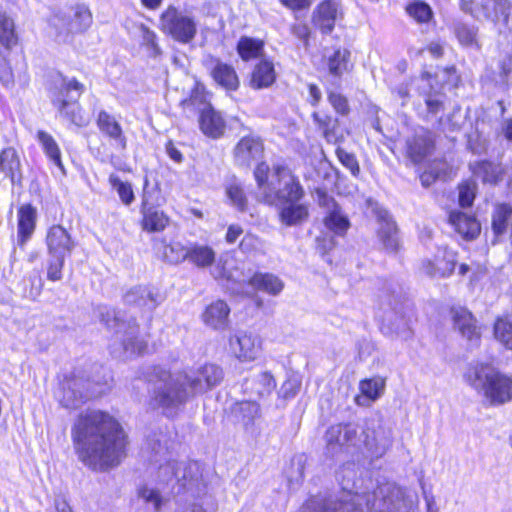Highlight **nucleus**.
I'll return each instance as SVG.
<instances>
[{"label": "nucleus", "instance_id": "obj_18", "mask_svg": "<svg viewBox=\"0 0 512 512\" xmlns=\"http://www.w3.org/2000/svg\"><path fill=\"white\" fill-rule=\"evenodd\" d=\"M343 17L340 0H323L313 12V22L322 33L329 34L333 31L335 23Z\"/></svg>", "mask_w": 512, "mask_h": 512}, {"label": "nucleus", "instance_id": "obj_10", "mask_svg": "<svg viewBox=\"0 0 512 512\" xmlns=\"http://www.w3.org/2000/svg\"><path fill=\"white\" fill-rule=\"evenodd\" d=\"M96 385L99 387H93L89 381L79 377L67 378L61 383L59 401L66 408H77L88 399L105 392V387Z\"/></svg>", "mask_w": 512, "mask_h": 512}, {"label": "nucleus", "instance_id": "obj_60", "mask_svg": "<svg viewBox=\"0 0 512 512\" xmlns=\"http://www.w3.org/2000/svg\"><path fill=\"white\" fill-rule=\"evenodd\" d=\"M336 154L339 161L351 171L354 176H357L360 172L359 164L355 158V156L351 153H348L342 148L336 149Z\"/></svg>", "mask_w": 512, "mask_h": 512}, {"label": "nucleus", "instance_id": "obj_35", "mask_svg": "<svg viewBox=\"0 0 512 512\" xmlns=\"http://www.w3.org/2000/svg\"><path fill=\"white\" fill-rule=\"evenodd\" d=\"M308 215V207L297 202H285L279 212L281 222L287 226L301 224L308 218Z\"/></svg>", "mask_w": 512, "mask_h": 512}, {"label": "nucleus", "instance_id": "obj_39", "mask_svg": "<svg viewBox=\"0 0 512 512\" xmlns=\"http://www.w3.org/2000/svg\"><path fill=\"white\" fill-rule=\"evenodd\" d=\"M276 387L274 377L269 372H263L245 384V390L251 394L265 397L270 395Z\"/></svg>", "mask_w": 512, "mask_h": 512}, {"label": "nucleus", "instance_id": "obj_3", "mask_svg": "<svg viewBox=\"0 0 512 512\" xmlns=\"http://www.w3.org/2000/svg\"><path fill=\"white\" fill-rule=\"evenodd\" d=\"M99 317L109 329L115 330L112 353L116 357H131L143 354L147 341L139 334V327L134 318L124 319L121 312L108 307H101Z\"/></svg>", "mask_w": 512, "mask_h": 512}, {"label": "nucleus", "instance_id": "obj_4", "mask_svg": "<svg viewBox=\"0 0 512 512\" xmlns=\"http://www.w3.org/2000/svg\"><path fill=\"white\" fill-rule=\"evenodd\" d=\"M466 382L481 393L492 405L512 400V378L489 364L477 363L464 374Z\"/></svg>", "mask_w": 512, "mask_h": 512}, {"label": "nucleus", "instance_id": "obj_51", "mask_svg": "<svg viewBox=\"0 0 512 512\" xmlns=\"http://www.w3.org/2000/svg\"><path fill=\"white\" fill-rule=\"evenodd\" d=\"M454 33L461 45L466 47L480 48L477 41V31L473 27H469L463 23L454 25Z\"/></svg>", "mask_w": 512, "mask_h": 512}, {"label": "nucleus", "instance_id": "obj_47", "mask_svg": "<svg viewBox=\"0 0 512 512\" xmlns=\"http://www.w3.org/2000/svg\"><path fill=\"white\" fill-rule=\"evenodd\" d=\"M188 247L180 242H171L164 245L162 250L163 259L170 264H178L188 259Z\"/></svg>", "mask_w": 512, "mask_h": 512}, {"label": "nucleus", "instance_id": "obj_57", "mask_svg": "<svg viewBox=\"0 0 512 512\" xmlns=\"http://www.w3.org/2000/svg\"><path fill=\"white\" fill-rule=\"evenodd\" d=\"M476 194V183L474 181H465L459 185V204L461 207L472 205Z\"/></svg>", "mask_w": 512, "mask_h": 512}, {"label": "nucleus", "instance_id": "obj_48", "mask_svg": "<svg viewBox=\"0 0 512 512\" xmlns=\"http://www.w3.org/2000/svg\"><path fill=\"white\" fill-rule=\"evenodd\" d=\"M407 14L417 23H428L433 18V10L429 4L424 1H414L406 6Z\"/></svg>", "mask_w": 512, "mask_h": 512}, {"label": "nucleus", "instance_id": "obj_26", "mask_svg": "<svg viewBox=\"0 0 512 512\" xmlns=\"http://www.w3.org/2000/svg\"><path fill=\"white\" fill-rule=\"evenodd\" d=\"M199 125L206 136L214 139L221 137L226 129V123L221 114L209 104H204L201 109Z\"/></svg>", "mask_w": 512, "mask_h": 512}, {"label": "nucleus", "instance_id": "obj_22", "mask_svg": "<svg viewBox=\"0 0 512 512\" xmlns=\"http://www.w3.org/2000/svg\"><path fill=\"white\" fill-rule=\"evenodd\" d=\"M140 212L142 214L141 227L144 231L161 232L169 224V217L166 213L151 205L146 194L143 195Z\"/></svg>", "mask_w": 512, "mask_h": 512}, {"label": "nucleus", "instance_id": "obj_41", "mask_svg": "<svg viewBox=\"0 0 512 512\" xmlns=\"http://www.w3.org/2000/svg\"><path fill=\"white\" fill-rule=\"evenodd\" d=\"M37 139L42 145L44 152L50 161L61 170L63 175H65L66 171L61 160V151L54 138L49 133L40 130L37 133Z\"/></svg>", "mask_w": 512, "mask_h": 512}, {"label": "nucleus", "instance_id": "obj_54", "mask_svg": "<svg viewBox=\"0 0 512 512\" xmlns=\"http://www.w3.org/2000/svg\"><path fill=\"white\" fill-rule=\"evenodd\" d=\"M494 336L508 349H512V322L498 319L494 325Z\"/></svg>", "mask_w": 512, "mask_h": 512}, {"label": "nucleus", "instance_id": "obj_61", "mask_svg": "<svg viewBox=\"0 0 512 512\" xmlns=\"http://www.w3.org/2000/svg\"><path fill=\"white\" fill-rule=\"evenodd\" d=\"M49 262L47 278L51 281H58L62 278V268L64 266L65 257L51 256Z\"/></svg>", "mask_w": 512, "mask_h": 512}, {"label": "nucleus", "instance_id": "obj_7", "mask_svg": "<svg viewBox=\"0 0 512 512\" xmlns=\"http://www.w3.org/2000/svg\"><path fill=\"white\" fill-rule=\"evenodd\" d=\"M93 16L85 4H75L55 11L49 26L58 41L65 42L72 34L85 32L92 24Z\"/></svg>", "mask_w": 512, "mask_h": 512}, {"label": "nucleus", "instance_id": "obj_62", "mask_svg": "<svg viewBox=\"0 0 512 512\" xmlns=\"http://www.w3.org/2000/svg\"><path fill=\"white\" fill-rule=\"evenodd\" d=\"M255 164H256V168L254 170L255 179L258 183L259 188L265 189V187L267 185V180H268L269 166L262 160H260L258 163H255ZM268 186H269V183H268Z\"/></svg>", "mask_w": 512, "mask_h": 512}, {"label": "nucleus", "instance_id": "obj_45", "mask_svg": "<svg viewBox=\"0 0 512 512\" xmlns=\"http://www.w3.org/2000/svg\"><path fill=\"white\" fill-rule=\"evenodd\" d=\"M20 160L16 150L5 148L0 154V169L14 183L16 175L20 173Z\"/></svg>", "mask_w": 512, "mask_h": 512}, {"label": "nucleus", "instance_id": "obj_2", "mask_svg": "<svg viewBox=\"0 0 512 512\" xmlns=\"http://www.w3.org/2000/svg\"><path fill=\"white\" fill-rule=\"evenodd\" d=\"M401 488L395 484L379 486L373 493H353L343 489L336 499H311L303 512H405Z\"/></svg>", "mask_w": 512, "mask_h": 512}, {"label": "nucleus", "instance_id": "obj_32", "mask_svg": "<svg viewBox=\"0 0 512 512\" xmlns=\"http://www.w3.org/2000/svg\"><path fill=\"white\" fill-rule=\"evenodd\" d=\"M359 388L361 395L355 398L356 403L360 406H369L383 394L385 381L381 378L366 379L360 382Z\"/></svg>", "mask_w": 512, "mask_h": 512}, {"label": "nucleus", "instance_id": "obj_6", "mask_svg": "<svg viewBox=\"0 0 512 512\" xmlns=\"http://www.w3.org/2000/svg\"><path fill=\"white\" fill-rule=\"evenodd\" d=\"M154 465L156 482L162 490L169 493H178L198 478V465L195 462H177L163 456H155Z\"/></svg>", "mask_w": 512, "mask_h": 512}, {"label": "nucleus", "instance_id": "obj_56", "mask_svg": "<svg viewBox=\"0 0 512 512\" xmlns=\"http://www.w3.org/2000/svg\"><path fill=\"white\" fill-rule=\"evenodd\" d=\"M464 122V117L462 116L460 109H457L445 118H440L439 127L443 132H455L462 128Z\"/></svg>", "mask_w": 512, "mask_h": 512}, {"label": "nucleus", "instance_id": "obj_63", "mask_svg": "<svg viewBox=\"0 0 512 512\" xmlns=\"http://www.w3.org/2000/svg\"><path fill=\"white\" fill-rule=\"evenodd\" d=\"M427 110L431 114H437L443 110L444 95L440 93L430 94L425 100Z\"/></svg>", "mask_w": 512, "mask_h": 512}, {"label": "nucleus", "instance_id": "obj_31", "mask_svg": "<svg viewBox=\"0 0 512 512\" xmlns=\"http://www.w3.org/2000/svg\"><path fill=\"white\" fill-rule=\"evenodd\" d=\"M230 412L233 418L248 428L261 416V410L255 401H239L232 404Z\"/></svg>", "mask_w": 512, "mask_h": 512}, {"label": "nucleus", "instance_id": "obj_52", "mask_svg": "<svg viewBox=\"0 0 512 512\" xmlns=\"http://www.w3.org/2000/svg\"><path fill=\"white\" fill-rule=\"evenodd\" d=\"M109 183L117 191L123 204L130 205L134 201V192L130 183L123 182L115 174L109 176Z\"/></svg>", "mask_w": 512, "mask_h": 512}, {"label": "nucleus", "instance_id": "obj_27", "mask_svg": "<svg viewBox=\"0 0 512 512\" xmlns=\"http://www.w3.org/2000/svg\"><path fill=\"white\" fill-rule=\"evenodd\" d=\"M230 308L223 300L208 305L202 313L204 324L214 330H223L229 322Z\"/></svg>", "mask_w": 512, "mask_h": 512}, {"label": "nucleus", "instance_id": "obj_38", "mask_svg": "<svg viewBox=\"0 0 512 512\" xmlns=\"http://www.w3.org/2000/svg\"><path fill=\"white\" fill-rule=\"evenodd\" d=\"M36 209L31 205H23L18 210V235L25 242L34 232Z\"/></svg>", "mask_w": 512, "mask_h": 512}, {"label": "nucleus", "instance_id": "obj_5", "mask_svg": "<svg viewBox=\"0 0 512 512\" xmlns=\"http://www.w3.org/2000/svg\"><path fill=\"white\" fill-rule=\"evenodd\" d=\"M157 383L153 400L167 415H172L176 409L193 397L187 385L184 372L170 373L164 369L156 372Z\"/></svg>", "mask_w": 512, "mask_h": 512}, {"label": "nucleus", "instance_id": "obj_40", "mask_svg": "<svg viewBox=\"0 0 512 512\" xmlns=\"http://www.w3.org/2000/svg\"><path fill=\"white\" fill-rule=\"evenodd\" d=\"M455 269V260L453 254L444 251L443 257H436L434 262L428 261L425 266V272L430 276L446 277Z\"/></svg>", "mask_w": 512, "mask_h": 512}, {"label": "nucleus", "instance_id": "obj_58", "mask_svg": "<svg viewBox=\"0 0 512 512\" xmlns=\"http://www.w3.org/2000/svg\"><path fill=\"white\" fill-rule=\"evenodd\" d=\"M328 101L338 114L342 116H346L349 114L350 107L348 104V100L342 94L330 91L328 93Z\"/></svg>", "mask_w": 512, "mask_h": 512}, {"label": "nucleus", "instance_id": "obj_44", "mask_svg": "<svg viewBox=\"0 0 512 512\" xmlns=\"http://www.w3.org/2000/svg\"><path fill=\"white\" fill-rule=\"evenodd\" d=\"M264 43L262 40L243 36L237 44V52L244 61L258 58L263 54Z\"/></svg>", "mask_w": 512, "mask_h": 512}, {"label": "nucleus", "instance_id": "obj_46", "mask_svg": "<svg viewBox=\"0 0 512 512\" xmlns=\"http://www.w3.org/2000/svg\"><path fill=\"white\" fill-rule=\"evenodd\" d=\"M17 41L13 19L0 9V43L7 49H11Z\"/></svg>", "mask_w": 512, "mask_h": 512}, {"label": "nucleus", "instance_id": "obj_43", "mask_svg": "<svg viewBox=\"0 0 512 512\" xmlns=\"http://www.w3.org/2000/svg\"><path fill=\"white\" fill-rule=\"evenodd\" d=\"M138 498L148 509L159 512L162 505L167 501L160 488L144 485L138 489Z\"/></svg>", "mask_w": 512, "mask_h": 512}, {"label": "nucleus", "instance_id": "obj_64", "mask_svg": "<svg viewBox=\"0 0 512 512\" xmlns=\"http://www.w3.org/2000/svg\"><path fill=\"white\" fill-rule=\"evenodd\" d=\"M498 136L512 143V118H504L497 129Z\"/></svg>", "mask_w": 512, "mask_h": 512}, {"label": "nucleus", "instance_id": "obj_55", "mask_svg": "<svg viewBox=\"0 0 512 512\" xmlns=\"http://www.w3.org/2000/svg\"><path fill=\"white\" fill-rule=\"evenodd\" d=\"M226 195L233 206L239 211L244 212L247 209V198L243 188L238 183H232L226 188Z\"/></svg>", "mask_w": 512, "mask_h": 512}, {"label": "nucleus", "instance_id": "obj_14", "mask_svg": "<svg viewBox=\"0 0 512 512\" xmlns=\"http://www.w3.org/2000/svg\"><path fill=\"white\" fill-rule=\"evenodd\" d=\"M229 350L240 362H251L257 359L262 346L258 336L238 331L229 337Z\"/></svg>", "mask_w": 512, "mask_h": 512}, {"label": "nucleus", "instance_id": "obj_17", "mask_svg": "<svg viewBox=\"0 0 512 512\" xmlns=\"http://www.w3.org/2000/svg\"><path fill=\"white\" fill-rule=\"evenodd\" d=\"M356 439L357 429L353 425H333L325 434L327 453L334 456L341 452L345 446L355 445Z\"/></svg>", "mask_w": 512, "mask_h": 512}, {"label": "nucleus", "instance_id": "obj_49", "mask_svg": "<svg viewBox=\"0 0 512 512\" xmlns=\"http://www.w3.org/2000/svg\"><path fill=\"white\" fill-rule=\"evenodd\" d=\"M511 217V206L501 204L496 207L492 216V229L496 235H502L506 231L507 223Z\"/></svg>", "mask_w": 512, "mask_h": 512}, {"label": "nucleus", "instance_id": "obj_23", "mask_svg": "<svg viewBox=\"0 0 512 512\" xmlns=\"http://www.w3.org/2000/svg\"><path fill=\"white\" fill-rule=\"evenodd\" d=\"M208 68L213 80L226 90L234 91L239 87V79L235 69L219 59L211 58Z\"/></svg>", "mask_w": 512, "mask_h": 512}, {"label": "nucleus", "instance_id": "obj_21", "mask_svg": "<svg viewBox=\"0 0 512 512\" xmlns=\"http://www.w3.org/2000/svg\"><path fill=\"white\" fill-rule=\"evenodd\" d=\"M46 242L50 256L66 257L75 247L70 234L61 225H54L49 229Z\"/></svg>", "mask_w": 512, "mask_h": 512}, {"label": "nucleus", "instance_id": "obj_42", "mask_svg": "<svg viewBox=\"0 0 512 512\" xmlns=\"http://www.w3.org/2000/svg\"><path fill=\"white\" fill-rule=\"evenodd\" d=\"M313 119L322 131L323 137L328 143L336 144L342 137L339 134L338 120L331 116L325 115L321 117L318 113H313Z\"/></svg>", "mask_w": 512, "mask_h": 512}, {"label": "nucleus", "instance_id": "obj_33", "mask_svg": "<svg viewBox=\"0 0 512 512\" xmlns=\"http://www.w3.org/2000/svg\"><path fill=\"white\" fill-rule=\"evenodd\" d=\"M378 237L387 251H397L399 247L397 227L387 213L381 216Z\"/></svg>", "mask_w": 512, "mask_h": 512}, {"label": "nucleus", "instance_id": "obj_29", "mask_svg": "<svg viewBox=\"0 0 512 512\" xmlns=\"http://www.w3.org/2000/svg\"><path fill=\"white\" fill-rule=\"evenodd\" d=\"M449 222L467 240L476 238L481 230L475 217L460 211H452L449 215Z\"/></svg>", "mask_w": 512, "mask_h": 512}, {"label": "nucleus", "instance_id": "obj_8", "mask_svg": "<svg viewBox=\"0 0 512 512\" xmlns=\"http://www.w3.org/2000/svg\"><path fill=\"white\" fill-rule=\"evenodd\" d=\"M84 91V85L76 79L64 78L61 88L53 97L52 103L58 109L61 116L77 126L86 125L78 99Z\"/></svg>", "mask_w": 512, "mask_h": 512}, {"label": "nucleus", "instance_id": "obj_50", "mask_svg": "<svg viewBox=\"0 0 512 512\" xmlns=\"http://www.w3.org/2000/svg\"><path fill=\"white\" fill-rule=\"evenodd\" d=\"M475 174L485 183L496 184L502 179V169L491 162L478 164Z\"/></svg>", "mask_w": 512, "mask_h": 512}, {"label": "nucleus", "instance_id": "obj_25", "mask_svg": "<svg viewBox=\"0 0 512 512\" xmlns=\"http://www.w3.org/2000/svg\"><path fill=\"white\" fill-rule=\"evenodd\" d=\"M365 435V446L375 455H383L393 443V433L390 428L378 426L377 429H367L363 432Z\"/></svg>", "mask_w": 512, "mask_h": 512}, {"label": "nucleus", "instance_id": "obj_34", "mask_svg": "<svg viewBox=\"0 0 512 512\" xmlns=\"http://www.w3.org/2000/svg\"><path fill=\"white\" fill-rule=\"evenodd\" d=\"M275 79L276 73L273 63L263 60L254 68L250 79V86L253 89L267 88L274 83Z\"/></svg>", "mask_w": 512, "mask_h": 512}, {"label": "nucleus", "instance_id": "obj_53", "mask_svg": "<svg viewBox=\"0 0 512 512\" xmlns=\"http://www.w3.org/2000/svg\"><path fill=\"white\" fill-rule=\"evenodd\" d=\"M349 55L347 50H336L328 60L329 72L334 76H341L347 70Z\"/></svg>", "mask_w": 512, "mask_h": 512}, {"label": "nucleus", "instance_id": "obj_1", "mask_svg": "<svg viewBox=\"0 0 512 512\" xmlns=\"http://www.w3.org/2000/svg\"><path fill=\"white\" fill-rule=\"evenodd\" d=\"M78 459L94 471H107L125 457L127 436L120 423L100 410L81 413L71 429Z\"/></svg>", "mask_w": 512, "mask_h": 512}, {"label": "nucleus", "instance_id": "obj_28", "mask_svg": "<svg viewBox=\"0 0 512 512\" xmlns=\"http://www.w3.org/2000/svg\"><path fill=\"white\" fill-rule=\"evenodd\" d=\"M481 6L487 19L495 24H503L512 31V27H509V16L512 10L510 0H482Z\"/></svg>", "mask_w": 512, "mask_h": 512}, {"label": "nucleus", "instance_id": "obj_24", "mask_svg": "<svg viewBox=\"0 0 512 512\" xmlns=\"http://www.w3.org/2000/svg\"><path fill=\"white\" fill-rule=\"evenodd\" d=\"M97 127L101 133L109 137L117 148L125 150L127 147V138L123 132L120 123L114 116L101 110L96 119Z\"/></svg>", "mask_w": 512, "mask_h": 512}, {"label": "nucleus", "instance_id": "obj_12", "mask_svg": "<svg viewBox=\"0 0 512 512\" xmlns=\"http://www.w3.org/2000/svg\"><path fill=\"white\" fill-rule=\"evenodd\" d=\"M184 373L186 374L185 381L187 382L192 396L204 394L214 389L224 378L223 369L212 363L204 364Z\"/></svg>", "mask_w": 512, "mask_h": 512}, {"label": "nucleus", "instance_id": "obj_20", "mask_svg": "<svg viewBox=\"0 0 512 512\" xmlns=\"http://www.w3.org/2000/svg\"><path fill=\"white\" fill-rule=\"evenodd\" d=\"M434 149L431 132L421 129L406 141L407 157L415 164L422 162Z\"/></svg>", "mask_w": 512, "mask_h": 512}, {"label": "nucleus", "instance_id": "obj_19", "mask_svg": "<svg viewBox=\"0 0 512 512\" xmlns=\"http://www.w3.org/2000/svg\"><path fill=\"white\" fill-rule=\"evenodd\" d=\"M123 299L128 305H135L149 311L156 309L164 300L157 289L144 285L132 287L125 293Z\"/></svg>", "mask_w": 512, "mask_h": 512}, {"label": "nucleus", "instance_id": "obj_37", "mask_svg": "<svg viewBox=\"0 0 512 512\" xmlns=\"http://www.w3.org/2000/svg\"><path fill=\"white\" fill-rule=\"evenodd\" d=\"M188 261L198 268L211 266L216 259V252L208 245L194 243L188 247Z\"/></svg>", "mask_w": 512, "mask_h": 512}, {"label": "nucleus", "instance_id": "obj_16", "mask_svg": "<svg viewBox=\"0 0 512 512\" xmlns=\"http://www.w3.org/2000/svg\"><path fill=\"white\" fill-rule=\"evenodd\" d=\"M264 147L260 139L243 137L234 148V162L242 168H249L263 158Z\"/></svg>", "mask_w": 512, "mask_h": 512}, {"label": "nucleus", "instance_id": "obj_9", "mask_svg": "<svg viewBox=\"0 0 512 512\" xmlns=\"http://www.w3.org/2000/svg\"><path fill=\"white\" fill-rule=\"evenodd\" d=\"M161 30L181 44H189L197 34L193 16L169 6L160 17Z\"/></svg>", "mask_w": 512, "mask_h": 512}, {"label": "nucleus", "instance_id": "obj_59", "mask_svg": "<svg viewBox=\"0 0 512 512\" xmlns=\"http://www.w3.org/2000/svg\"><path fill=\"white\" fill-rule=\"evenodd\" d=\"M263 247V242L262 240L256 236V235H253V234H246L240 244H239V249L243 252V253H252V252H257V251H260Z\"/></svg>", "mask_w": 512, "mask_h": 512}, {"label": "nucleus", "instance_id": "obj_15", "mask_svg": "<svg viewBox=\"0 0 512 512\" xmlns=\"http://www.w3.org/2000/svg\"><path fill=\"white\" fill-rule=\"evenodd\" d=\"M451 314L454 328L466 340L467 347L469 349L478 347L481 340V331L473 314L463 307L453 308Z\"/></svg>", "mask_w": 512, "mask_h": 512}, {"label": "nucleus", "instance_id": "obj_36", "mask_svg": "<svg viewBox=\"0 0 512 512\" xmlns=\"http://www.w3.org/2000/svg\"><path fill=\"white\" fill-rule=\"evenodd\" d=\"M249 284L255 289L274 296L284 289V282L272 273H255L249 280Z\"/></svg>", "mask_w": 512, "mask_h": 512}, {"label": "nucleus", "instance_id": "obj_11", "mask_svg": "<svg viewBox=\"0 0 512 512\" xmlns=\"http://www.w3.org/2000/svg\"><path fill=\"white\" fill-rule=\"evenodd\" d=\"M269 187L275 196L284 202H298L304 196V190L291 170L283 165L274 167Z\"/></svg>", "mask_w": 512, "mask_h": 512}, {"label": "nucleus", "instance_id": "obj_13", "mask_svg": "<svg viewBox=\"0 0 512 512\" xmlns=\"http://www.w3.org/2000/svg\"><path fill=\"white\" fill-rule=\"evenodd\" d=\"M315 193L319 206L324 208L327 214L324 218L325 227L336 235H344L350 226L347 216L325 190L318 188Z\"/></svg>", "mask_w": 512, "mask_h": 512}, {"label": "nucleus", "instance_id": "obj_30", "mask_svg": "<svg viewBox=\"0 0 512 512\" xmlns=\"http://www.w3.org/2000/svg\"><path fill=\"white\" fill-rule=\"evenodd\" d=\"M382 329L384 333L402 340H408L412 336L408 319L397 311L387 313Z\"/></svg>", "mask_w": 512, "mask_h": 512}]
</instances>
